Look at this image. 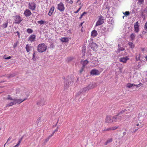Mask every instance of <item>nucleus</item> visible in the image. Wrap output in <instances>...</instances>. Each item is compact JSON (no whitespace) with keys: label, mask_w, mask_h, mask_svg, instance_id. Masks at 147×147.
I'll return each instance as SVG.
<instances>
[{"label":"nucleus","mask_w":147,"mask_h":147,"mask_svg":"<svg viewBox=\"0 0 147 147\" xmlns=\"http://www.w3.org/2000/svg\"><path fill=\"white\" fill-rule=\"evenodd\" d=\"M94 87V86L92 84H90L87 87L81 89L80 92L77 93V94L78 95H80L81 94H83L84 93H86L87 92L89 89H92Z\"/></svg>","instance_id":"f257e3e1"},{"label":"nucleus","mask_w":147,"mask_h":147,"mask_svg":"<svg viewBox=\"0 0 147 147\" xmlns=\"http://www.w3.org/2000/svg\"><path fill=\"white\" fill-rule=\"evenodd\" d=\"M47 46L44 43H42L39 44L37 47V50L39 53H43L47 50Z\"/></svg>","instance_id":"f03ea898"},{"label":"nucleus","mask_w":147,"mask_h":147,"mask_svg":"<svg viewBox=\"0 0 147 147\" xmlns=\"http://www.w3.org/2000/svg\"><path fill=\"white\" fill-rule=\"evenodd\" d=\"M104 17L103 16H100L98 21L96 24V26H98L103 24L104 22Z\"/></svg>","instance_id":"7ed1b4c3"},{"label":"nucleus","mask_w":147,"mask_h":147,"mask_svg":"<svg viewBox=\"0 0 147 147\" xmlns=\"http://www.w3.org/2000/svg\"><path fill=\"white\" fill-rule=\"evenodd\" d=\"M14 20L15 21V23L16 24H19L22 20V18L20 16V15H16L14 16Z\"/></svg>","instance_id":"20e7f679"},{"label":"nucleus","mask_w":147,"mask_h":147,"mask_svg":"<svg viewBox=\"0 0 147 147\" xmlns=\"http://www.w3.org/2000/svg\"><path fill=\"white\" fill-rule=\"evenodd\" d=\"M57 6V9L61 12L64 11L65 9L64 5L62 2L58 4Z\"/></svg>","instance_id":"39448f33"},{"label":"nucleus","mask_w":147,"mask_h":147,"mask_svg":"<svg viewBox=\"0 0 147 147\" xmlns=\"http://www.w3.org/2000/svg\"><path fill=\"white\" fill-rule=\"evenodd\" d=\"M28 7L30 9L34 10L36 7V4L33 2H30L28 3Z\"/></svg>","instance_id":"423d86ee"},{"label":"nucleus","mask_w":147,"mask_h":147,"mask_svg":"<svg viewBox=\"0 0 147 147\" xmlns=\"http://www.w3.org/2000/svg\"><path fill=\"white\" fill-rule=\"evenodd\" d=\"M105 122L107 123H111L114 122L113 117L110 116H107L105 120Z\"/></svg>","instance_id":"0eeeda50"},{"label":"nucleus","mask_w":147,"mask_h":147,"mask_svg":"<svg viewBox=\"0 0 147 147\" xmlns=\"http://www.w3.org/2000/svg\"><path fill=\"white\" fill-rule=\"evenodd\" d=\"M100 72L97 69H93L90 72L91 75L92 76H97L99 75L100 74Z\"/></svg>","instance_id":"6e6552de"},{"label":"nucleus","mask_w":147,"mask_h":147,"mask_svg":"<svg viewBox=\"0 0 147 147\" xmlns=\"http://www.w3.org/2000/svg\"><path fill=\"white\" fill-rule=\"evenodd\" d=\"M36 35L35 34H32L30 36L28 40V41H30L31 42H32L36 40Z\"/></svg>","instance_id":"1a4fd4ad"},{"label":"nucleus","mask_w":147,"mask_h":147,"mask_svg":"<svg viewBox=\"0 0 147 147\" xmlns=\"http://www.w3.org/2000/svg\"><path fill=\"white\" fill-rule=\"evenodd\" d=\"M46 103V100L44 99H42L37 102V104L39 106H42L45 105Z\"/></svg>","instance_id":"9d476101"},{"label":"nucleus","mask_w":147,"mask_h":147,"mask_svg":"<svg viewBox=\"0 0 147 147\" xmlns=\"http://www.w3.org/2000/svg\"><path fill=\"white\" fill-rule=\"evenodd\" d=\"M129 59L128 57L126 56L124 57H122L120 58L119 60V61L121 62H123L124 63H126L127 60Z\"/></svg>","instance_id":"9b49d317"},{"label":"nucleus","mask_w":147,"mask_h":147,"mask_svg":"<svg viewBox=\"0 0 147 147\" xmlns=\"http://www.w3.org/2000/svg\"><path fill=\"white\" fill-rule=\"evenodd\" d=\"M119 114H118L115 116L113 117V120L114 122H117L120 121L121 120V117L120 116H119Z\"/></svg>","instance_id":"f8f14e48"},{"label":"nucleus","mask_w":147,"mask_h":147,"mask_svg":"<svg viewBox=\"0 0 147 147\" xmlns=\"http://www.w3.org/2000/svg\"><path fill=\"white\" fill-rule=\"evenodd\" d=\"M90 47L93 50H94L97 47V45L96 44L93 42H90L89 44Z\"/></svg>","instance_id":"ddd939ff"},{"label":"nucleus","mask_w":147,"mask_h":147,"mask_svg":"<svg viewBox=\"0 0 147 147\" xmlns=\"http://www.w3.org/2000/svg\"><path fill=\"white\" fill-rule=\"evenodd\" d=\"M24 15L26 17H29L32 15L30 11L28 9H26L24 12Z\"/></svg>","instance_id":"4468645a"},{"label":"nucleus","mask_w":147,"mask_h":147,"mask_svg":"<svg viewBox=\"0 0 147 147\" xmlns=\"http://www.w3.org/2000/svg\"><path fill=\"white\" fill-rule=\"evenodd\" d=\"M134 27L135 31L136 32H138L139 30L138 22H136Z\"/></svg>","instance_id":"2eb2a0df"},{"label":"nucleus","mask_w":147,"mask_h":147,"mask_svg":"<svg viewBox=\"0 0 147 147\" xmlns=\"http://www.w3.org/2000/svg\"><path fill=\"white\" fill-rule=\"evenodd\" d=\"M147 13V10L146 8H145L144 9L142 10L141 12V16L142 17L145 18L146 16Z\"/></svg>","instance_id":"dca6fc26"},{"label":"nucleus","mask_w":147,"mask_h":147,"mask_svg":"<svg viewBox=\"0 0 147 147\" xmlns=\"http://www.w3.org/2000/svg\"><path fill=\"white\" fill-rule=\"evenodd\" d=\"M25 48L27 52H29L30 51L31 49L32 48V47L30 44H27L26 45Z\"/></svg>","instance_id":"f3484780"},{"label":"nucleus","mask_w":147,"mask_h":147,"mask_svg":"<svg viewBox=\"0 0 147 147\" xmlns=\"http://www.w3.org/2000/svg\"><path fill=\"white\" fill-rule=\"evenodd\" d=\"M55 9V7L54 6L52 7L50 9L49 11V13H48V15L51 16L52 14L53 13V12L54 10Z\"/></svg>","instance_id":"a211bd4d"},{"label":"nucleus","mask_w":147,"mask_h":147,"mask_svg":"<svg viewBox=\"0 0 147 147\" xmlns=\"http://www.w3.org/2000/svg\"><path fill=\"white\" fill-rule=\"evenodd\" d=\"M8 22L6 21L3 23V24L1 25V27L3 28H6L7 27L8 25Z\"/></svg>","instance_id":"6ab92c4d"},{"label":"nucleus","mask_w":147,"mask_h":147,"mask_svg":"<svg viewBox=\"0 0 147 147\" xmlns=\"http://www.w3.org/2000/svg\"><path fill=\"white\" fill-rule=\"evenodd\" d=\"M88 61L87 60L82 61H81V63L82 65V67L84 68L85 66L88 64Z\"/></svg>","instance_id":"aec40b11"},{"label":"nucleus","mask_w":147,"mask_h":147,"mask_svg":"<svg viewBox=\"0 0 147 147\" xmlns=\"http://www.w3.org/2000/svg\"><path fill=\"white\" fill-rule=\"evenodd\" d=\"M68 79H66L65 80V86L66 88H67L69 85L71 83V81L68 82Z\"/></svg>","instance_id":"412c9836"},{"label":"nucleus","mask_w":147,"mask_h":147,"mask_svg":"<svg viewBox=\"0 0 147 147\" xmlns=\"http://www.w3.org/2000/svg\"><path fill=\"white\" fill-rule=\"evenodd\" d=\"M61 41L63 42H68L69 41L68 38L67 37H63L61 39Z\"/></svg>","instance_id":"4be33fe9"},{"label":"nucleus","mask_w":147,"mask_h":147,"mask_svg":"<svg viewBox=\"0 0 147 147\" xmlns=\"http://www.w3.org/2000/svg\"><path fill=\"white\" fill-rule=\"evenodd\" d=\"M97 31L95 30L92 31L91 32V36H92L95 37L97 35Z\"/></svg>","instance_id":"5701e85b"},{"label":"nucleus","mask_w":147,"mask_h":147,"mask_svg":"<svg viewBox=\"0 0 147 147\" xmlns=\"http://www.w3.org/2000/svg\"><path fill=\"white\" fill-rule=\"evenodd\" d=\"M136 84H132L131 83H129L128 84H127L126 85V87H127L128 88H131V87H134L135 86Z\"/></svg>","instance_id":"b1692460"},{"label":"nucleus","mask_w":147,"mask_h":147,"mask_svg":"<svg viewBox=\"0 0 147 147\" xmlns=\"http://www.w3.org/2000/svg\"><path fill=\"white\" fill-rule=\"evenodd\" d=\"M15 103H14V101L12 102H9L6 105V107H9L12 106L13 105H15Z\"/></svg>","instance_id":"393cba45"},{"label":"nucleus","mask_w":147,"mask_h":147,"mask_svg":"<svg viewBox=\"0 0 147 147\" xmlns=\"http://www.w3.org/2000/svg\"><path fill=\"white\" fill-rule=\"evenodd\" d=\"M128 45L131 48H133L134 47V45L133 43V42H129Z\"/></svg>","instance_id":"a878e982"},{"label":"nucleus","mask_w":147,"mask_h":147,"mask_svg":"<svg viewBox=\"0 0 147 147\" xmlns=\"http://www.w3.org/2000/svg\"><path fill=\"white\" fill-rule=\"evenodd\" d=\"M135 37V35L134 33L131 34L130 36V39L131 40H134Z\"/></svg>","instance_id":"bb28decb"},{"label":"nucleus","mask_w":147,"mask_h":147,"mask_svg":"<svg viewBox=\"0 0 147 147\" xmlns=\"http://www.w3.org/2000/svg\"><path fill=\"white\" fill-rule=\"evenodd\" d=\"M113 141V139L112 138H110L109 139L107 140V142H106L105 143V145H107L109 143L112 142Z\"/></svg>","instance_id":"cd10ccee"},{"label":"nucleus","mask_w":147,"mask_h":147,"mask_svg":"<svg viewBox=\"0 0 147 147\" xmlns=\"http://www.w3.org/2000/svg\"><path fill=\"white\" fill-rule=\"evenodd\" d=\"M26 31L28 33L30 34L33 32V30H32L30 28H28L26 30Z\"/></svg>","instance_id":"c85d7f7f"},{"label":"nucleus","mask_w":147,"mask_h":147,"mask_svg":"<svg viewBox=\"0 0 147 147\" xmlns=\"http://www.w3.org/2000/svg\"><path fill=\"white\" fill-rule=\"evenodd\" d=\"M124 50V49L123 47L120 46L119 45H118V50L119 51V52L121 51H123Z\"/></svg>","instance_id":"c756f323"},{"label":"nucleus","mask_w":147,"mask_h":147,"mask_svg":"<svg viewBox=\"0 0 147 147\" xmlns=\"http://www.w3.org/2000/svg\"><path fill=\"white\" fill-rule=\"evenodd\" d=\"M19 100V99H14V103H15V104L16 103H18V104H20V100Z\"/></svg>","instance_id":"7c9ffc66"},{"label":"nucleus","mask_w":147,"mask_h":147,"mask_svg":"<svg viewBox=\"0 0 147 147\" xmlns=\"http://www.w3.org/2000/svg\"><path fill=\"white\" fill-rule=\"evenodd\" d=\"M123 13L124 14V16H125L129 15L130 14L129 12V11H126L124 13H123Z\"/></svg>","instance_id":"2f4dec72"},{"label":"nucleus","mask_w":147,"mask_h":147,"mask_svg":"<svg viewBox=\"0 0 147 147\" xmlns=\"http://www.w3.org/2000/svg\"><path fill=\"white\" fill-rule=\"evenodd\" d=\"M104 8L105 9H107V10L108 11L109 10V6H108L106 4H104L103 6Z\"/></svg>","instance_id":"473e14b6"},{"label":"nucleus","mask_w":147,"mask_h":147,"mask_svg":"<svg viewBox=\"0 0 147 147\" xmlns=\"http://www.w3.org/2000/svg\"><path fill=\"white\" fill-rule=\"evenodd\" d=\"M45 22L43 20H40L38 21V23L40 25H42L44 24Z\"/></svg>","instance_id":"72a5a7b5"},{"label":"nucleus","mask_w":147,"mask_h":147,"mask_svg":"<svg viewBox=\"0 0 147 147\" xmlns=\"http://www.w3.org/2000/svg\"><path fill=\"white\" fill-rule=\"evenodd\" d=\"M144 2V0H138V4L139 5H140L142 4Z\"/></svg>","instance_id":"f704fd0d"},{"label":"nucleus","mask_w":147,"mask_h":147,"mask_svg":"<svg viewBox=\"0 0 147 147\" xmlns=\"http://www.w3.org/2000/svg\"><path fill=\"white\" fill-rule=\"evenodd\" d=\"M127 111V110L126 109H124V110H122V111H121L119 113V114H120L123 113Z\"/></svg>","instance_id":"c9c22d12"},{"label":"nucleus","mask_w":147,"mask_h":147,"mask_svg":"<svg viewBox=\"0 0 147 147\" xmlns=\"http://www.w3.org/2000/svg\"><path fill=\"white\" fill-rule=\"evenodd\" d=\"M53 136L51 134V135L49 136L45 140L46 141V142H47L49 140V139L52 136Z\"/></svg>","instance_id":"e433bc0d"},{"label":"nucleus","mask_w":147,"mask_h":147,"mask_svg":"<svg viewBox=\"0 0 147 147\" xmlns=\"http://www.w3.org/2000/svg\"><path fill=\"white\" fill-rule=\"evenodd\" d=\"M27 99V98H25L24 99H19V100H20V104L23 102L24 101L26 100Z\"/></svg>","instance_id":"4c0bfd02"},{"label":"nucleus","mask_w":147,"mask_h":147,"mask_svg":"<svg viewBox=\"0 0 147 147\" xmlns=\"http://www.w3.org/2000/svg\"><path fill=\"white\" fill-rule=\"evenodd\" d=\"M86 13V12H84L83 13H82L80 17L79 18V19L80 20L82 18L83 16H84V15Z\"/></svg>","instance_id":"58836bf2"},{"label":"nucleus","mask_w":147,"mask_h":147,"mask_svg":"<svg viewBox=\"0 0 147 147\" xmlns=\"http://www.w3.org/2000/svg\"><path fill=\"white\" fill-rule=\"evenodd\" d=\"M111 131L110 128H105L103 130V131Z\"/></svg>","instance_id":"ea45409f"},{"label":"nucleus","mask_w":147,"mask_h":147,"mask_svg":"<svg viewBox=\"0 0 147 147\" xmlns=\"http://www.w3.org/2000/svg\"><path fill=\"white\" fill-rule=\"evenodd\" d=\"M3 58L5 59H9L11 58V57L10 56L6 57V55H5L4 56Z\"/></svg>","instance_id":"a19ab883"},{"label":"nucleus","mask_w":147,"mask_h":147,"mask_svg":"<svg viewBox=\"0 0 147 147\" xmlns=\"http://www.w3.org/2000/svg\"><path fill=\"white\" fill-rule=\"evenodd\" d=\"M7 99L8 100H12L14 101V99H13V98L10 96V95H8V97L7 98Z\"/></svg>","instance_id":"79ce46f5"},{"label":"nucleus","mask_w":147,"mask_h":147,"mask_svg":"<svg viewBox=\"0 0 147 147\" xmlns=\"http://www.w3.org/2000/svg\"><path fill=\"white\" fill-rule=\"evenodd\" d=\"M110 128L111 129V130H115V129H116L117 128V127L115 126V127H110Z\"/></svg>","instance_id":"37998d69"},{"label":"nucleus","mask_w":147,"mask_h":147,"mask_svg":"<svg viewBox=\"0 0 147 147\" xmlns=\"http://www.w3.org/2000/svg\"><path fill=\"white\" fill-rule=\"evenodd\" d=\"M142 85V83H140L136 85L135 86L136 88H138L140 86Z\"/></svg>","instance_id":"c03bdc74"},{"label":"nucleus","mask_w":147,"mask_h":147,"mask_svg":"<svg viewBox=\"0 0 147 147\" xmlns=\"http://www.w3.org/2000/svg\"><path fill=\"white\" fill-rule=\"evenodd\" d=\"M86 48L85 47H83V49H82V52L84 53V54L85 53V50H86Z\"/></svg>","instance_id":"a18cd8bd"},{"label":"nucleus","mask_w":147,"mask_h":147,"mask_svg":"<svg viewBox=\"0 0 147 147\" xmlns=\"http://www.w3.org/2000/svg\"><path fill=\"white\" fill-rule=\"evenodd\" d=\"M58 127H57V128L53 132V133H52V134H51L53 136V135H54V134L56 131H57L58 130Z\"/></svg>","instance_id":"49530a36"},{"label":"nucleus","mask_w":147,"mask_h":147,"mask_svg":"<svg viewBox=\"0 0 147 147\" xmlns=\"http://www.w3.org/2000/svg\"><path fill=\"white\" fill-rule=\"evenodd\" d=\"M35 52H34V54H33V58H32V59H33V60H36V59L35 58Z\"/></svg>","instance_id":"de8ad7c7"},{"label":"nucleus","mask_w":147,"mask_h":147,"mask_svg":"<svg viewBox=\"0 0 147 147\" xmlns=\"http://www.w3.org/2000/svg\"><path fill=\"white\" fill-rule=\"evenodd\" d=\"M84 67H82L81 69L79 71V72L80 73H81L84 70Z\"/></svg>","instance_id":"09e8293b"},{"label":"nucleus","mask_w":147,"mask_h":147,"mask_svg":"<svg viewBox=\"0 0 147 147\" xmlns=\"http://www.w3.org/2000/svg\"><path fill=\"white\" fill-rule=\"evenodd\" d=\"M23 137L24 136H22L21 138L20 139H19V140L18 142H19V143H20L22 140V139H23Z\"/></svg>","instance_id":"8fccbe9b"},{"label":"nucleus","mask_w":147,"mask_h":147,"mask_svg":"<svg viewBox=\"0 0 147 147\" xmlns=\"http://www.w3.org/2000/svg\"><path fill=\"white\" fill-rule=\"evenodd\" d=\"M20 143H19V142H18V144L16 145L13 146V147H18L20 145Z\"/></svg>","instance_id":"3c124183"},{"label":"nucleus","mask_w":147,"mask_h":147,"mask_svg":"<svg viewBox=\"0 0 147 147\" xmlns=\"http://www.w3.org/2000/svg\"><path fill=\"white\" fill-rule=\"evenodd\" d=\"M73 59V58L69 57L67 58V60L69 61Z\"/></svg>","instance_id":"603ef678"},{"label":"nucleus","mask_w":147,"mask_h":147,"mask_svg":"<svg viewBox=\"0 0 147 147\" xmlns=\"http://www.w3.org/2000/svg\"><path fill=\"white\" fill-rule=\"evenodd\" d=\"M16 33H17V35H18V38H20V33H19V32L18 31H17Z\"/></svg>","instance_id":"864d4df0"},{"label":"nucleus","mask_w":147,"mask_h":147,"mask_svg":"<svg viewBox=\"0 0 147 147\" xmlns=\"http://www.w3.org/2000/svg\"><path fill=\"white\" fill-rule=\"evenodd\" d=\"M81 9V7H80L76 11L75 13H78L79 11Z\"/></svg>","instance_id":"5fc2aeb1"},{"label":"nucleus","mask_w":147,"mask_h":147,"mask_svg":"<svg viewBox=\"0 0 147 147\" xmlns=\"http://www.w3.org/2000/svg\"><path fill=\"white\" fill-rule=\"evenodd\" d=\"M11 138L10 137L7 140V142H6L7 143L9 140H11Z\"/></svg>","instance_id":"6e6d98bb"},{"label":"nucleus","mask_w":147,"mask_h":147,"mask_svg":"<svg viewBox=\"0 0 147 147\" xmlns=\"http://www.w3.org/2000/svg\"><path fill=\"white\" fill-rule=\"evenodd\" d=\"M145 28L147 30V22H146V23L145 24Z\"/></svg>","instance_id":"4d7b16f0"},{"label":"nucleus","mask_w":147,"mask_h":147,"mask_svg":"<svg viewBox=\"0 0 147 147\" xmlns=\"http://www.w3.org/2000/svg\"><path fill=\"white\" fill-rule=\"evenodd\" d=\"M51 48H53V47H54V45H53V44H51Z\"/></svg>","instance_id":"13d9d810"},{"label":"nucleus","mask_w":147,"mask_h":147,"mask_svg":"<svg viewBox=\"0 0 147 147\" xmlns=\"http://www.w3.org/2000/svg\"><path fill=\"white\" fill-rule=\"evenodd\" d=\"M47 142H46V141L45 140V141L44 142H43V145H45L46 144Z\"/></svg>","instance_id":"bf43d9fd"},{"label":"nucleus","mask_w":147,"mask_h":147,"mask_svg":"<svg viewBox=\"0 0 147 147\" xmlns=\"http://www.w3.org/2000/svg\"><path fill=\"white\" fill-rule=\"evenodd\" d=\"M83 23H84V22H82L81 23L80 25V26H82V25L83 24Z\"/></svg>","instance_id":"052dcab7"},{"label":"nucleus","mask_w":147,"mask_h":147,"mask_svg":"<svg viewBox=\"0 0 147 147\" xmlns=\"http://www.w3.org/2000/svg\"><path fill=\"white\" fill-rule=\"evenodd\" d=\"M17 46V44H15L14 45H13V47L14 48H15L16 47V46Z\"/></svg>","instance_id":"680f3d73"},{"label":"nucleus","mask_w":147,"mask_h":147,"mask_svg":"<svg viewBox=\"0 0 147 147\" xmlns=\"http://www.w3.org/2000/svg\"><path fill=\"white\" fill-rule=\"evenodd\" d=\"M146 81H147V74H146Z\"/></svg>","instance_id":"e2e57ef3"},{"label":"nucleus","mask_w":147,"mask_h":147,"mask_svg":"<svg viewBox=\"0 0 147 147\" xmlns=\"http://www.w3.org/2000/svg\"><path fill=\"white\" fill-rule=\"evenodd\" d=\"M146 61H147V55L146 57Z\"/></svg>","instance_id":"0e129e2a"},{"label":"nucleus","mask_w":147,"mask_h":147,"mask_svg":"<svg viewBox=\"0 0 147 147\" xmlns=\"http://www.w3.org/2000/svg\"><path fill=\"white\" fill-rule=\"evenodd\" d=\"M144 33H146V31H143V32Z\"/></svg>","instance_id":"69168bd1"},{"label":"nucleus","mask_w":147,"mask_h":147,"mask_svg":"<svg viewBox=\"0 0 147 147\" xmlns=\"http://www.w3.org/2000/svg\"><path fill=\"white\" fill-rule=\"evenodd\" d=\"M125 16H124V15L123 16V19H124V17H125Z\"/></svg>","instance_id":"338daca9"},{"label":"nucleus","mask_w":147,"mask_h":147,"mask_svg":"<svg viewBox=\"0 0 147 147\" xmlns=\"http://www.w3.org/2000/svg\"><path fill=\"white\" fill-rule=\"evenodd\" d=\"M58 123V121L57 122L56 124V125H55V126H56V125H57V123Z\"/></svg>","instance_id":"774afa93"}]
</instances>
